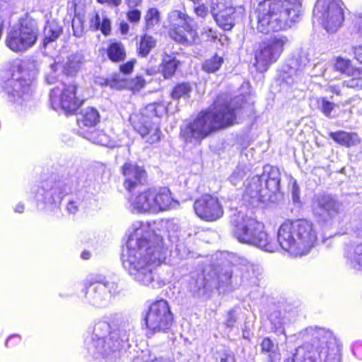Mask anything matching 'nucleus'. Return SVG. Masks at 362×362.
Wrapping results in <instances>:
<instances>
[{
	"mask_svg": "<svg viewBox=\"0 0 362 362\" xmlns=\"http://www.w3.org/2000/svg\"><path fill=\"white\" fill-rule=\"evenodd\" d=\"M79 134L91 142L98 145L110 148L118 147L122 145L120 141L112 139L103 130L90 129L87 131H79Z\"/></svg>",
	"mask_w": 362,
	"mask_h": 362,
	"instance_id": "nucleus-21",
	"label": "nucleus"
},
{
	"mask_svg": "<svg viewBox=\"0 0 362 362\" xmlns=\"http://www.w3.org/2000/svg\"><path fill=\"white\" fill-rule=\"evenodd\" d=\"M319 108L323 114L329 117L331 112L334 110L335 105L332 102L329 101L325 98H322L318 100Z\"/></svg>",
	"mask_w": 362,
	"mask_h": 362,
	"instance_id": "nucleus-43",
	"label": "nucleus"
},
{
	"mask_svg": "<svg viewBox=\"0 0 362 362\" xmlns=\"http://www.w3.org/2000/svg\"><path fill=\"white\" fill-rule=\"evenodd\" d=\"M192 91V86L188 83H182L177 85L173 90L171 97L175 100L187 98L189 97Z\"/></svg>",
	"mask_w": 362,
	"mask_h": 362,
	"instance_id": "nucleus-38",
	"label": "nucleus"
},
{
	"mask_svg": "<svg viewBox=\"0 0 362 362\" xmlns=\"http://www.w3.org/2000/svg\"><path fill=\"white\" fill-rule=\"evenodd\" d=\"M313 16L329 33H335L344 21L343 2L341 0H318Z\"/></svg>",
	"mask_w": 362,
	"mask_h": 362,
	"instance_id": "nucleus-12",
	"label": "nucleus"
},
{
	"mask_svg": "<svg viewBox=\"0 0 362 362\" xmlns=\"http://www.w3.org/2000/svg\"><path fill=\"white\" fill-rule=\"evenodd\" d=\"M328 90L330 91L332 93L336 94V95H339L340 94V88H339V86H330L328 88Z\"/></svg>",
	"mask_w": 362,
	"mask_h": 362,
	"instance_id": "nucleus-61",
	"label": "nucleus"
},
{
	"mask_svg": "<svg viewBox=\"0 0 362 362\" xmlns=\"http://www.w3.org/2000/svg\"><path fill=\"white\" fill-rule=\"evenodd\" d=\"M152 191L148 189L139 194L136 196H132L129 199L131 211L133 213H152Z\"/></svg>",
	"mask_w": 362,
	"mask_h": 362,
	"instance_id": "nucleus-22",
	"label": "nucleus"
},
{
	"mask_svg": "<svg viewBox=\"0 0 362 362\" xmlns=\"http://www.w3.org/2000/svg\"><path fill=\"white\" fill-rule=\"evenodd\" d=\"M145 322L147 334L168 332L173 322V316L168 302L160 300L151 303L146 315Z\"/></svg>",
	"mask_w": 362,
	"mask_h": 362,
	"instance_id": "nucleus-14",
	"label": "nucleus"
},
{
	"mask_svg": "<svg viewBox=\"0 0 362 362\" xmlns=\"http://www.w3.org/2000/svg\"><path fill=\"white\" fill-rule=\"evenodd\" d=\"M85 293L88 303L97 307L105 305L110 300V295L105 291H95V283L90 285Z\"/></svg>",
	"mask_w": 362,
	"mask_h": 362,
	"instance_id": "nucleus-29",
	"label": "nucleus"
},
{
	"mask_svg": "<svg viewBox=\"0 0 362 362\" xmlns=\"http://www.w3.org/2000/svg\"><path fill=\"white\" fill-rule=\"evenodd\" d=\"M357 31L362 35V17L357 18L356 21Z\"/></svg>",
	"mask_w": 362,
	"mask_h": 362,
	"instance_id": "nucleus-60",
	"label": "nucleus"
},
{
	"mask_svg": "<svg viewBox=\"0 0 362 362\" xmlns=\"http://www.w3.org/2000/svg\"><path fill=\"white\" fill-rule=\"evenodd\" d=\"M28 73L18 66L1 71V87L8 102L27 106L32 98L30 79Z\"/></svg>",
	"mask_w": 362,
	"mask_h": 362,
	"instance_id": "nucleus-8",
	"label": "nucleus"
},
{
	"mask_svg": "<svg viewBox=\"0 0 362 362\" xmlns=\"http://www.w3.org/2000/svg\"><path fill=\"white\" fill-rule=\"evenodd\" d=\"M39 35L37 22L30 16L22 18L19 24L8 33L6 44L13 52H23L32 47Z\"/></svg>",
	"mask_w": 362,
	"mask_h": 362,
	"instance_id": "nucleus-11",
	"label": "nucleus"
},
{
	"mask_svg": "<svg viewBox=\"0 0 362 362\" xmlns=\"http://www.w3.org/2000/svg\"><path fill=\"white\" fill-rule=\"evenodd\" d=\"M69 192V187L64 182L59 181L47 189L44 194L45 201L49 204H57L64 195Z\"/></svg>",
	"mask_w": 362,
	"mask_h": 362,
	"instance_id": "nucleus-27",
	"label": "nucleus"
},
{
	"mask_svg": "<svg viewBox=\"0 0 362 362\" xmlns=\"http://www.w3.org/2000/svg\"><path fill=\"white\" fill-rule=\"evenodd\" d=\"M292 199L295 203L300 202V189L299 187L296 185V182L293 184L292 190Z\"/></svg>",
	"mask_w": 362,
	"mask_h": 362,
	"instance_id": "nucleus-54",
	"label": "nucleus"
},
{
	"mask_svg": "<svg viewBox=\"0 0 362 362\" xmlns=\"http://www.w3.org/2000/svg\"><path fill=\"white\" fill-rule=\"evenodd\" d=\"M302 11V0H263L250 18L259 32L267 34L291 28Z\"/></svg>",
	"mask_w": 362,
	"mask_h": 362,
	"instance_id": "nucleus-3",
	"label": "nucleus"
},
{
	"mask_svg": "<svg viewBox=\"0 0 362 362\" xmlns=\"http://www.w3.org/2000/svg\"><path fill=\"white\" fill-rule=\"evenodd\" d=\"M95 83L103 86H110V88H119L121 87L120 83L116 78H104L98 77L95 80Z\"/></svg>",
	"mask_w": 362,
	"mask_h": 362,
	"instance_id": "nucleus-44",
	"label": "nucleus"
},
{
	"mask_svg": "<svg viewBox=\"0 0 362 362\" xmlns=\"http://www.w3.org/2000/svg\"><path fill=\"white\" fill-rule=\"evenodd\" d=\"M237 102L227 95L218 96L212 107L202 111L195 119L181 129L187 142L200 141L212 132L235 122Z\"/></svg>",
	"mask_w": 362,
	"mask_h": 362,
	"instance_id": "nucleus-2",
	"label": "nucleus"
},
{
	"mask_svg": "<svg viewBox=\"0 0 362 362\" xmlns=\"http://www.w3.org/2000/svg\"><path fill=\"white\" fill-rule=\"evenodd\" d=\"M100 24V18L98 13L95 12L91 15L89 20L90 28L93 30H99Z\"/></svg>",
	"mask_w": 362,
	"mask_h": 362,
	"instance_id": "nucleus-48",
	"label": "nucleus"
},
{
	"mask_svg": "<svg viewBox=\"0 0 362 362\" xmlns=\"http://www.w3.org/2000/svg\"><path fill=\"white\" fill-rule=\"evenodd\" d=\"M221 362H235V358L233 355L226 354L221 358Z\"/></svg>",
	"mask_w": 362,
	"mask_h": 362,
	"instance_id": "nucleus-59",
	"label": "nucleus"
},
{
	"mask_svg": "<svg viewBox=\"0 0 362 362\" xmlns=\"http://www.w3.org/2000/svg\"><path fill=\"white\" fill-rule=\"evenodd\" d=\"M151 189L152 191V213L176 209L179 206V202L173 199L168 188L162 187Z\"/></svg>",
	"mask_w": 362,
	"mask_h": 362,
	"instance_id": "nucleus-19",
	"label": "nucleus"
},
{
	"mask_svg": "<svg viewBox=\"0 0 362 362\" xmlns=\"http://www.w3.org/2000/svg\"><path fill=\"white\" fill-rule=\"evenodd\" d=\"M109 59L115 62L123 61L126 57L124 45L121 42H111L107 49Z\"/></svg>",
	"mask_w": 362,
	"mask_h": 362,
	"instance_id": "nucleus-33",
	"label": "nucleus"
},
{
	"mask_svg": "<svg viewBox=\"0 0 362 362\" xmlns=\"http://www.w3.org/2000/svg\"><path fill=\"white\" fill-rule=\"evenodd\" d=\"M344 257L352 268L362 270V243H350L344 247Z\"/></svg>",
	"mask_w": 362,
	"mask_h": 362,
	"instance_id": "nucleus-23",
	"label": "nucleus"
},
{
	"mask_svg": "<svg viewBox=\"0 0 362 362\" xmlns=\"http://www.w3.org/2000/svg\"><path fill=\"white\" fill-rule=\"evenodd\" d=\"M141 0H127L128 6L131 8H134L140 4Z\"/></svg>",
	"mask_w": 362,
	"mask_h": 362,
	"instance_id": "nucleus-62",
	"label": "nucleus"
},
{
	"mask_svg": "<svg viewBox=\"0 0 362 362\" xmlns=\"http://www.w3.org/2000/svg\"><path fill=\"white\" fill-rule=\"evenodd\" d=\"M247 172V168L245 165L239 164L233 172L232 175L229 177L230 182L233 185H236L240 182Z\"/></svg>",
	"mask_w": 362,
	"mask_h": 362,
	"instance_id": "nucleus-40",
	"label": "nucleus"
},
{
	"mask_svg": "<svg viewBox=\"0 0 362 362\" xmlns=\"http://www.w3.org/2000/svg\"><path fill=\"white\" fill-rule=\"evenodd\" d=\"M145 80L141 76H136L129 83V87L133 90H139L144 86Z\"/></svg>",
	"mask_w": 362,
	"mask_h": 362,
	"instance_id": "nucleus-47",
	"label": "nucleus"
},
{
	"mask_svg": "<svg viewBox=\"0 0 362 362\" xmlns=\"http://www.w3.org/2000/svg\"><path fill=\"white\" fill-rule=\"evenodd\" d=\"M307 332L312 337L311 341L296 349L293 362H316L317 356L320 362H341V354L328 347L327 344L332 339L331 332L317 327H310Z\"/></svg>",
	"mask_w": 362,
	"mask_h": 362,
	"instance_id": "nucleus-6",
	"label": "nucleus"
},
{
	"mask_svg": "<svg viewBox=\"0 0 362 362\" xmlns=\"http://www.w3.org/2000/svg\"><path fill=\"white\" fill-rule=\"evenodd\" d=\"M120 29H121L122 33L126 34L129 31V26L127 23H122L120 25Z\"/></svg>",
	"mask_w": 362,
	"mask_h": 362,
	"instance_id": "nucleus-63",
	"label": "nucleus"
},
{
	"mask_svg": "<svg viewBox=\"0 0 362 362\" xmlns=\"http://www.w3.org/2000/svg\"><path fill=\"white\" fill-rule=\"evenodd\" d=\"M351 76L352 78L343 82L344 86L356 90H362V73L356 69L355 74Z\"/></svg>",
	"mask_w": 362,
	"mask_h": 362,
	"instance_id": "nucleus-41",
	"label": "nucleus"
},
{
	"mask_svg": "<svg viewBox=\"0 0 362 362\" xmlns=\"http://www.w3.org/2000/svg\"><path fill=\"white\" fill-rule=\"evenodd\" d=\"M329 135L335 142L346 147L355 146L360 142V139L356 133L338 131L329 132Z\"/></svg>",
	"mask_w": 362,
	"mask_h": 362,
	"instance_id": "nucleus-30",
	"label": "nucleus"
},
{
	"mask_svg": "<svg viewBox=\"0 0 362 362\" xmlns=\"http://www.w3.org/2000/svg\"><path fill=\"white\" fill-rule=\"evenodd\" d=\"M194 11L200 18H204L209 14L208 7L203 3L197 2L194 4Z\"/></svg>",
	"mask_w": 362,
	"mask_h": 362,
	"instance_id": "nucleus-45",
	"label": "nucleus"
},
{
	"mask_svg": "<svg viewBox=\"0 0 362 362\" xmlns=\"http://www.w3.org/2000/svg\"><path fill=\"white\" fill-rule=\"evenodd\" d=\"M62 31V27L55 21L47 22L45 26V39L44 44L46 45L50 42L56 40L61 35Z\"/></svg>",
	"mask_w": 362,
	"mask_h": 362,
	"instance_id": "nucleus-32",
	"label": "nucleus"
},
{
	"mask_svg": "<svg viewBox=\"0 0 362 362\" xmlns=\"http://www.w3.org/2000/svg\"><path fill=\"white\" fill-rule=\"evenodd\" d=\"M273 347L274 344L269 338L266 337L262 340L261 348L263 352H270L272 351Z\"/></svg>",
	"mask_w": 362,
	"mask_h": 362,
	"instance_id": "nucleus-53",
	"label": "nucleus"
},
{
	"mask_svg": "<svg viewBox=\"0 0 362 362\" xmlns=\"http://www.w3.org/2000/svg\"><path fill=\"white\" fill-rule=\"evenodd\" d=\"M210 13L221 28L230 30L236 23L242 20L245 9L242 6L233 7L222 1L212 0Z\"/></svg>",
	"mask_w": 362,
	"mask_h": 362,
	"instance_id": "nucleus-16",
	"label": "nucleus"
},
{
	"mask_svg": "<svg viewBox=\"0 0 362 362\" xmlns=\"http://www.w3.org/2000/svg\"><path fill=\"white\" fill-rule=\"evenodd\" d=\"M288 42V37L284 35H276L262 42L255 54L254 65L257 70L259 72L266 71L278 60Z\"/></svg>",
	"mask_w": 362,
	"mask_h": 362,
	"instance_id": "nucleus-13",
	"label": "nucleus"
},
{
	"mask_svg": "<svg viewBox=\"0 0 362 362\" xmlns=\"http://www.w3.org/2000/svg\"><path fill=\"white\" fill-rule=\"evenodd\" d=\"M180 62L175 57L165 54L163 59L162 72L165 78H170L175 73Z\"/></svg>",
	"mask_w": 362,
	"mask_h": 362,
	"instance_id": "nucleus-34",
	"label": "nucleus"
},
{
	"mask_svg": "<svg viewBox=\"0 0 362 362\" xmlns=\"http://www.w3.org/2000/svg\"><path fill=\"white\" fill-rule=\"evenodd\" d=\"M260 176L268 192L276 193L279 191L280 186V173L278 168L269 165H265L263 168V173Z\"/></svg>",
	"mask_w": 362,
	"mask_h": 362,
	"instance_id": "nucleus-25",
	"label": "nucleus"
},
{
	"mask_svg": "<svg viewBox=\"0 0 362 362\" xmlns=\"http://www.w3.org/2000/svg\"><path fill=\"white\" fill-rule=\"evenodd\" d=\"M100 4H107L110 6H118L121 2L122 0H97Z\"/></svg>",
	"mask_w": 362,
	"mask_h": 362,
	"instance_id": "nucleus-58",
	"label": "nucleus"
},
{
	"mask_svg": "<svg viewBox=\"0 0 362 362\" xmlns=\"http://www.w3.org/2000/svg\"><path fill=\"white\" fill-rule=\"evenodd\" d=\"M119 286L115 281L107 280L105 278L99 277L95 280V291L107 292L110 297L119 293Z\"/></svg>",
	"mask_w": 362,
	"mask_h": 362,
	"instance_id": "nucleus-31",
	"label": "nucleus"
},
{
	"mask_svg": "<svg viewBox=\"0 0 362 362\" xmlns=\"http://www.w3.org/2000/svg\"><path fill=\"white\" fill-rule=\"evenodd\" d=\"M340 208V202L331 194L319 193L313 199V211L315 216L324 221L334 217L339 213Z\"/></svg>",
	"mask_w": 362,
	"mask_h": 362,
	"instance_id": "nucleus-17",
	"label": "nucleus"
},
{
	"mask_svg": "<svg viewBox=\"0 0 362 362\" xmlns=\"http://www.w3.org/2000/svg\"><path fill=\"white\" fill-rule=\"evenodd\" d=\"M144 20L145 27L147 30L157 25L160 21V13L158 9L156 8H149L144 16Z\"/></svg>",
	"mask_w": 362,
	"mask_h": 362,
	"instance_id": "nucleus-39",
	"label": "nucleus"
},
{
	"mask_svg": "<svg viewBox=\"0 0 362 362\" xmlns=\"http://www.w3.org/2000/svg\"><path fill=\"white\" fill-rule=\"evenodd\" d=\"M270 322L272 326V329L275 332L284 334L283 320L281 317V313L279 311H275L270 315Z\"/></svg>",
	"mask_w": 362,
	"mask_h": 362,
	"instance_id": "nucleus-42",
	"label": "nucleus"
},
{
	"mask_svg": "<svg viewBox=\"0 0 362 362\" xmlns=\"http://www.w3.org/2000/svg\"><path fill=\"white\" fill-rule=\"evenodd\" d=\"M14 211L16 213H20V214L23 213L24 211V205L22 203L18 204L16 206Z\"/></svg>",
	"mask_w": 362,
	"mask_h": 362,
	"instance_id": "nucleus-64",
	"label": "nucleus"
},
{
	"mask_svg": "<svg viewBox=\"0 0 362 362\" xmlns=\"http://www.w3.org/2000/svg\"><path fill=\"white\" fill-rule=\"evenodd\" d=\"M317 239L314 224L306 219L284 221L277 234L281 248L296 257L307 255L314 247Z\"/></svg>",
	"mask_w": 362,
	"mask_h": 362,
	"instance_id": "nucleus-5",
	"label": "nucleus"
},
{
	"mask_svg": "<svg viewBox=\"0 0 362 362\" xmlns=\"http://www.w3.org/2000/svg\"><path fill=\"white\" fill-rule=\"evenodd\" d=\"M223 63V59L216 54L203 62L202 69L207 73H214L220 69Z\"/></svg>",
	"mask_w": 362,
	"mask_h": 362,
	"instance_id": "nucleus-37",
	"label": "nucleus"
},
{
	"mask_svg": "<svg viewBox=\"0 0 362 362\" xmlns=\"http://www.w3.org/2000/svg\"><path fill=\"white\" fill-rule=\"evenodd\" d=\"M196 214L203 220L214 221L223 216V210L217 197L204 194L194 204Z\"/></svg>",
	"mask_w": 362,
	"mask_h": 362,
	"instance_id": "nucleus-18",
	"label": "nucleus"
},
{
	"mask_svg": "<svg viewBox=\"0 0 362 362\" xmlns=\"http://www.w3.org/2000/svg\"><path fill=\"white\" fill-rule=\"evenodd\" d=\"M170 37L182 45H192L198 38V25L185 9H173L168 12L165 21Z\"/></svg>",
	"mask_w": 362,
	"mask_h": 362,
	"instance_id": "nucleus-10",
	"label": "nucleus"
},
{
	"mask_svg": "<svg viewBox=\"0 0 362 362\" xmlns=\"http://www.w3.org/2000/svg\"><path fill=\"white\" fill-rule=\"evenodd\" d=\"M78 204L76 202L70 201L66 205V210L69 213L74 214L78 211Z\"/></svg>",
	"mask_w": 362,
	"mask_h": 362,
	"instance_id": "nucleus-57",
	"label": "nucleus"
},
{
	"mask_svg": "<svg viewBox=\"0 0 362 362\" xmlns=\"http://www.w3.org/2000/svg\"><path fill=\"white\" fill-rule=\"evenodd\" d=\"M156 45V40L148 35H144L141 37L139 47L138 53L141 57H146Z\"/></svg>",
	"mask_w": 362,
	"mask_h": 362,
	"instance_id": "nucleus-35",
	"label": "nucleus"
},
{
	"mask_svg": "<svg viewBox=\"0 0 362 362\" xmlns=\"http://www.w3.org/2000/svg\"><path fill=\"white\" fill-rule=\"evenodd\" d=\"M233 236L242 243L251 245L267 252H272L267 233L262 223L243 211L235 213L230 219Z\"/></svg>",
	"mask_w": 362,
	"mask_h": 362,
	"instance_id": "nucleus-7",
	"label": "nucleus"
},
{
	"mask_svg": "<svg viewBox=\"0 0 362 362\" xmlns=\"http://www.w3.org/2000/svg\"><path fill=\"white\" fill-rule=\"evenodd\" d=\"M334 69L349 76L354 75L356 72V69L352 66L351 61L341 57L334 59Z\"/></svg>",
	"mask_w": 362,
	"mask_h": 362,
	"instance_id": "nucleus-36",
	"label": "nucleus"
},
{
	"mask_svg": "<svg viewBox=\"0 0 362 362\" xmlns=\"http://www.w3.org/2000/svg\"><path fill=\"white\" fill-rule=\"evenodd\" d=\"M136 59H132L127 62V63L121 65L119 68L120 71L125 74H130L133 71Z\"/></svg>",
	"mask_w": 362,
	"mask_h": 362,
	"instance_id": "nucleus-51",
	"label": "nucleus"
},
{
	"mask_svg": "<svg viewBox=\"0 0 362 362\" xmlns=\"http://www.w3.org/2000/svg\"><path fill=\"white\" fill-rule=\"evenodd\" d=\"M166 111L161 103L147 105L140 113L131 116L130 120L134 129L141 135L146 143L153 144L160 139L161 131L158 118Z\"/></svg>",
	"mask_w": 362,
	"mask_h": 362,
	"instance_id": "nucleus-9",
	"label": "nucleus"
},
{
	"mask_svg": "<svg viewBox=\"0 0 362 362\" xmlns=\"http://www.w3.org/2000/svg\"><path fill=\"white\" fill-rule=\"evenodd\" d=\"M352 49L356 59L362 64V46L354 47Z\"/></svg>",
	"mask_w": 362,
	"mask_h": 362,
	"instance_id": "nucleus-56",
	"label": "nucleus"
},
{
	"mask_svg": "<svg viewBox=\"0 0 362 362\" xmlns=\"http://www.w3.org/2000/svg\"><path fill=\"white\" fill-rule=\"evenodd\" d=\"M127 19L132 23H137L141 19V11L138 9H133L127 13Z\"/></svg>",
	"mask_w": 362,
	"mask_h": 362,
	"instance_id": "nucleus-50",
	"label": "nucleus"
},
{
	"mask_svg": "<svg viewBox=\"0 0 362 362\" xmlns=\"http://www.w3.org/2000/svg\"><path fill=\"white\" fill-rule=\"evenodd\" d=\"M122 174L124 177V186L129 192L137 188L146 180L144 170L132 163L127 162L124 164Z\"/></svg>",
	"mask_w": 362,
	"mask_h": 362,
	"instance_id": "nucleus-20",
	"label": "nucleus"
},
{
	"mask_svg": "<svg viewBox=\"0 0 362 362\" xmlns=\"http://www.w3.org/2000/svg\"><path fill=\"white\" fill-rule=\"evenodd\" d=\"M237 320L235 311L233 309L230 310L226 315L224 324L228 327H233Z\"/></svg>",
	"mask_w": 362,
	"mask_h": 362,
	"instance_id": "nucleus-46",
	"label": "nucleus"
},
{
	"mask_svg": "<svg viewBox=\"0 0 362 362\" xmlns=\"http://www.w3.org/2000/svg\"><path fill=\"white\" fill-rule=\"evenodd\" d=\"M122 265L138 284L149 286L155 279V270L165 259L162 238L141 222L132 225Z\"/></svg>",
	"mask_w": 362,
	"mask_h": 362,
	"instance_id": "nucleus-1",
	"label": "nucleus"
},
{
	"mask_svg": "<svg viewBox=\"0 0 362 362\" xmlns=\"http://www.w3.org/2000/svg\"><path fill=\"white\" fill-rule=\"evenodd\" d=\"M100 121L98 111L93 107H88L81 110L78 115L77 122L80 131L90 130Z\"/></svg>",
	"mask_w": 362,
	"mask_h": 362,
	"instance_id": "nucleus-24",
	"label": "nucleus"
},
{
	"mask_svg": "<svg viewBox=\"0 0 362 362\" xmlns=\"http://www.w3.org/2000/svg\"><path fill=\"white\" fill-rule=\"evenodd\" d=\"M49 100L53 110H64L66 113L75 112L82 104V100L76 96V86L64 83L51 90Z\"/></svg>",
	"mask_w": 362,
	"mask_h": 362,
	"instance_id": "nucleus-15",
	"label": "nucleus"
},
{
	"mask_svg": "<svg viewBox=\"0 0 362 362\" xmlns=\"http://www.w3.org/2000/svg\"><path fill=\"white\" fill-rule=\"evenodd\" d=\"M84 63V57L81 53L72 54L68 57L63 66V72L69 76H76L81 69Z\"/></svg>",
	"mask_w": 362,
	"mask_h": 362,
	"instance_id": "nucleus-28",
	"label": "nucleus"
},
{
	"mask_svg": "<svg viewBox=\"0 0 362 362\" xmlns=\"http://www.w3.org/2000/svg\"><path fill=\"white\" fill-rule=\"evenodd\" d=\"M99 29L105 35H108L110 33L111 22L107 17L103 18Z\"/></svg>",
	"mask_w": 362,
	"mask_h": 362,
	"instance_id": "nucleus-49",
	"label": "nucleus"
},
{
	"mask_svg": "<svg viewBox=\"0 0 362 362\" xmlns=\"http://www.w3.org/2000/svg\"><path fill=\"white\" fill-rule=\"evenodd\" d=\"M132 330L133 325L129 323L121 324L112 330L108 321L99 320L95 323L91 336L85 341L87 350L93 357L115 361L128 346Z\"/></svg>",
	"mask_w": 362,
	"mask_h": 362,
	"instance_id": "nucleus-4",
	"label": "nucleus"
},
{
	"mask_svg": "<svg viewBox=\"0 0 362 362\" xmlns=\"http://www.w3.org/2000/svg\"><path fill=\"white\" fill-rule=\"evenodd\" d=\"M354 354L359 359H362V343L357 342L353 346Z\"/></svg>",
	"mask_w": 362,
	"mask_h": 362,
	"instance_id": "nucleus-55",
	"label": "nucleus"
},
{
	"mask_svg": "<svg viewBox=\"0 0 362 362\" xmlns=\"http://www.w3.org/2000/svg\"><path fill=\"white\" fill-rule=\"evenodd\" d=\"M59 64H53L50 66V73L46 76V81L48 83H54L56 81L55 76H53L55 74L56 71L58 69Z\"/></svg>",
	"mask_w": 362,
	"mask_h": 362,
	"instance_id": "nucleus-52",
	"label": "nucleus"
},
{
	"mask_svg": "<svg viewBox=\"0 0 362 362\" xmlns=\"http://www.w3.org/2000/svg\"><path fill=\"white\" fill-rule=\"evenodd\" d=\"M246 194L258 201H262L268 196V189H266L260 175L255 176L250 180L246 187Z\"/></svg>",
	"mask_w": 362,
	"mask_h": 362,
	"instance_id": "nucleus-26",
	"label": "nucleus"
}]
</instances>
